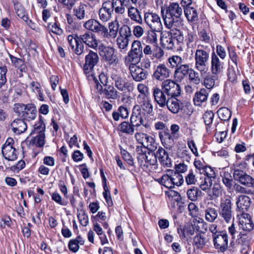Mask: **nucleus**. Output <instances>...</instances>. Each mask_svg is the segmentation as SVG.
<instances>
[{"label":"nucleus","instance_id":"nucleus-40","mask_svg":"<svg viewBox=\"0 0 254 254\" xmlns=\"http://www.w3.org/2000/svg\"><path fill=\"white\" fill-rule=\"evenodd\" d=\"M218 211L213 207H207L205 210V219L209 222H213L218 217Z\"/></svg>","mask_w":254,"mask_h":254},{"label":"nucleus","instance_id":"nucleus-36","mask_svg":"<svg viewBox=\"0 0 254 254\" xmlns=\"http://www.w3.org/2000/svg\"><path fill=\"white\" fill-rule=\"evenodd\" d=\"M134 124H131L128 122L124 121L120 124L119 130L123 133L132 135L134 132Z\"/></svg>","mask_w":254,"mask_h":254},{"label":"nucleus","instance_id":"nucleus-27","mask_svg":"<svg viewBox=\"0 0 254 254\" xmlns=\"http://www.w3.org/2000/svg\"><path fill=\"white\" fill-rule=\"evenodd\" d=\"M142 55L129 51L127 55L125 57V62L126 65H136L141 60Z\"/></svg>","mask_w":254,"mask_h":254},{"label":"nucleus","instance_id":"nucleus-6","mask_svg":"<svg viewBox=\"0 0 254 254\" xmlns=\"http://www.w3.org/2000/svg\"><path fill=\"white\" fill-rule=\"evenodd\" d=\"M144 19L150 28L148 34L149 43H156L157 36L156 32L159 31V16L155 13L147 12L144 15Z\"/></svg>","mask_w":254,"mask_h":254},{"label":"nucleus","instance_id":"nucleus-38","mask_svg":"<svg viewBox=\"0 0 254 254\" xmlns=\"http://www.w3.org/2000/svg\"><path fill=\"white\" fill-rule=\"evenodd\" d=\"M30 88L32 92L37 94L39 100L44 101V95L41 90V86L38 82L32 81L30 84Z\"/></svg>","mask_w":254,"mask_h":254},{"label":"nucleus","instance_id":"nucleus-11","mask_svg":"<svg viewBox=\"0 0 254 254\" xmlns=\"http://www.w3.org/2000/svg\"><path fill=\"white\" fill-rule=\"evenodd\" d=\"M111 78L113 81L115 87L120 91L129 90L130 84L123 74L120 71L114 69L111 74Z\"/></svg>","mask_w":254,"mask_h":254},{"label":"nucleus","instance_id":"nucleus-44","mask_svg":"<svg viewBox=\"0 0 254 254\" xmlns=\"http://www.w3.org/2000/svg\"><path fill=\"white\" fill-rule=\"evenodd\" d=\"M222 178V182L227 188L228 189H230L233 186V179L231 173L228 171H224L221 175Z\"/></svg>","mask_w":254,"mask_h":254},{"label":"nucleus","instance_id":"nucleus-57","mask_svg":"<svg viewBox=\"0 0 254 254\" xmlns=\"http://www.w3.org/2000/svg\"><path fill=\"white\" fill-rule=\"evenodd\" d=\"M189 78L191 82L195 84H198L200 82V78L199 76V74L194 69L190 68L189 71Z\"/></svg>","mask_w":254,"mask_h":254},{"label":"nucleus","instance_id":"nucleus-18","mask_svg":"<svg viewBox=\"0 0 254 254\" xmlns=\"http://www.w3.org/2000/svg\"><path fill=\"white\" fill-rule=\"evenodd\" d=\"M214 247L220 252H224L228 248V235L225 232L212 238Z\"/></svg>","mask_w":254,"mask_h":254},{"label":"nucleus","instance_id":"nucleus-53","mask_svg":"<svg viewBox=\"0 0 254 254\" xmlns=\"http://www.w3.org/2000/svg\"><path fill=\"white\" fill-rule=\"evenodd\" d=\"M38 134L32 139L33 143L37 147H42L45 144V133H37Z\"/></svg>","mask_w":254,"mask_h":254},{"label":"nucleus","instance_id":"nucleus-20","mask_svg":"<svg viewBox=\"0 0 254 254\" xmlns=\"http://www.w3.org/2000/svg\"><path fill=\"white\" fill-rule=\"evenodd\" d=\"M77 37L80 42L84 43L91 48L96 49L98 46V40L92 33L87 31Z\"/></svg>","mask_w":254,"mask_h":254},{"label":"nucleus","instance_id":"nucleus-46","mask_svg":"<svg viewBox=\"0 0 254 254\" xmlns=\"http://www.w3.org/2000/svg\"><path fill=\"white\" fill-rule=\"evenodd\" d=\"M111 6V8L113 9V11L114 10L118 14H122L125 11V8L122 4L120 0H112Z\"/></svg>","mask_w":254,"mask_h":254},{"label":"nucleus","instance_id":"nucleus-4","mask_svg":"<svg viewBox=\"0 0 254 254\" xmlns=\"http://www.w3.org/2000/svg\"><path fill=\"white\" fill-rule=\"evenodd\" d=\"M161 95L160 97V106H165L167 98L178 96L181 93V88L179 84L173 81L167 79L162 83Z\"/></svg>","mask_w":254,"mask_h":254},{"label":"nucleus","instance_id":"nucleus-48","mask_svg":"<svg viewBox=\"0 0 254 254\" xmlns=\"http://www.w3.org/2000/svg\"><path fill=\"white\" fill-rule=\"evenodd\" d=\"M217 114L219 118L223 121L229 120L231 116L230 110L226 107L220 108L217 111Z\"/></svg>","mask_w":254,"mask_h":254},{"label":"nucleus","instance_id":"nucleus-55","mask_svg":"<svg viewBox=\"0 0 254 254\" xmlns=\"http://www.w3.org/2000/svg\"><path fill=\"white\" fill-rule=\"evenodd\" d=\"M168 61L172 67H176L177 68L180 65L182 64L184 60L182 57L177 55H175L168 58Z\"/></svg>","mask_w":254,"mask_h":254},{"label":"nucleus","instance_id":"nucleus-15","mask_svg":"<svg viewBox=\"0 0 254 254\" xmlns=\"http://www.w3.org/2000/svg\"><path fill=\"white\" fill-rule=\"evenodd\" d=\"M135 138L138 143L144 146H147L148 150H156L157 149V143L152 137L145 133L136 132L135 134Z\"/></svg>","mask_w":254,"mask_h":254},{"label":"nucleus","instance_id":"nucleus-29","mask_svg":"<svg viewBox=\"0 0 254 254\" xmlns=\"http://www.w3.org/2000/svg\"><path fill=\"white\" fill-rule=\"evenodd\" d=\"M166 105L168 110L174 114H177L180 109V105L179 101L175 98L168 97L166 100Z\"/></svg>","mask_w":254,"mask_h":254},{"label":"nucleus","instance_id":"nucleus-17","mask_svg":"<svg viewBox=\"0 0 254 254\" xmlns=\"http://www.w3.org/2000/svg\"><path fill=\"white\" fill-rule=\"evenodd\" d=\"M83 26L87 30L101 35L106 33V27L98 21L94 19H90L86 21L84 23Z\"/></svg>","mask_w":254,"mask_h":254},{"label":"nucleus","instance_id":"nucleus-63","mask_svg":"<svg viewBox=\"0 0 254 254\" xmlns=\"http://www.w3.org/2000/svg\"><path fill=\"white\" fill-rule=\"evenodd\" d=\"M214 114L211 111H206L203 115L204 122L206 125H210L213 119Z\"/></svg>","mask_w":254,"mask_h":254},{"label":"nucleus","instance_id":"nucleus-21","mask_svg":"<svg viewBox=\"0 0 254 254\" xmlns=\"http://www.w3.org/2000/svg\"><path fill=\"white\" fill-rule=\"evenodd\" d=\"M138 106L140 107L141 110L145 112V114H151L153 111L152 105L146 96L138 95L137 97Z\"/></svg>","mask_w":254,"mask_h":254},{"label":"nucleus","instance_id":"nucleus-8","mask_svg":"<svg viewBox=\"0 0 254 254\" xmlns=\"http://www.w3.org/2000/svg\"><path fill=\"white\" fill-rule=\"evenodd\" d=\"M237 217L239 219L240 228L242 230L239 236L240 239H242L247 235V232H250L253 230L254 224L251 216L248 213H238Z\"/></svg>","mask_w":254,"mask_h":254},{"label":"nucleus","instance_id":"nucleus-16","mask_svg":"<svg viewBox=\"0 0 254 254\" xmlns=\"http://www.w3.org/2000/svg\"><path fill=\"white\" fill-rule=\"evenodd\" d=\"M235 180L241 184L250 188H254V179L244 171L236 169L233 173Z\"/></svg>","mask_w":254,"mask_h":254},{"label":"nucleus","instance_id":"nucleus-64","mask_svg":"<svg viewBox=\"0 0 254 254\" xmlns=\"http://www.w3.org/2000/svg\"><path fill=\"white\" fill-rule=\"evenodd\" d=\"M121 154L124 160L129 165L132 166L134 164L133 160L131 155L126 150H121Z\"/></svg>","mask_w":254,"mask_h":254},{"label":"nucleus","instance_id":"nucleus-45","mask_svg":"<svg viewBox=\"0 0 254 254\" xmlns=\"http://www.w3.org/2000/svg\"><path fill=\"white\" fill-rule=\"evenodd\" d=\"M147 155L145 157L144 161L148 162L150 165H156L157 162V155L159 153V150L154 152L155 150H149Z\"/></svg>","mask_w":254,"mask_h":254},{"label":"nucleus","instance_id":"nucleus-9","mask_svg":"<svg viewBox=\"0 0 254 254\" xmlns=\"http://www.w3.org/2000/svg\"><path fill=\"white\" fill-rule=\"evenodd\" d=\"M151 44L153 45V47L152 48L150 46L147 45L143 49V52L146 55H150V58L152 61V64L155 69L153 76L158 80L159 79V65H158V62L159 60V50L157 41L156 43Z\"/></svg>","mask_w":254,"mask_h":254},{"label":"nucleus","instance_id":"nucleus-19","mask_svg":"<svg viewBox=\"0 0 254 254\" xmlns=\"http://www.w3.org/2000/svg\"><path fill=\"white\" fill-rule=\"evenodd\" d=\"M251 204V198L246 195H239L236 200L237 214L244 213L248 210Z\"/></svg>","mask_w":254,"mask_h":254},{"label":"nucleus","instance_id":"nucleus-62","mask_svg":"<svg viewBox=\"0 0 254 254\" xmlns=\"http://www.w3.org/2000/svg\"><path fill=\"white\" fill-rule=\"evenodd\" d=\"M170 73V69L165 64H160V80L168 77Z\"/></svg>","mask_w":254,"mask_h":254},{"label":"nucleus","instance_id":"nucleus-39","mask_svg":"<svg viewBox=\"0 0 254 254\" xmlns=\"http://www.w3.org/2000/svg\"><path fill=\"white\" fill-rule=\"evenodd\" d=\"M185 14L190 21H195L198 19L196 10L193 7L188 6L184 9Z\"/></svg>","mask_w":254,"mask_h":254},{"label":"nucleus","instance_id":"nucleus-60","mask_svg":"<svg viewBox=\"0 0 254 254\" xmlns=\"http://www.w3.org/2000/svg\"><path fill=\"white\" fill-rule=\"evenodd\" d=\"M130 51L142 55V47L139 41H134L131 45V49Z\"/></svg>","mask_w":254,"mask_h":254},{"label":"nucleus","instance_id":"nucleus-2","mask_svg":"<svg viewBox=\"0 0 254 254\" xmlns=\"http://www.w3.org/2000/svg\"><path fill=\"white\" fill-rule=\"evenodd\" d=\"M209 50L207 47L198 45L194 53L195 68L201 75L207 73L208 70Z\"/></svg>","mask_w":254,"mask_h":254},{"label":"nucleus","instance_id":"nucleus-35","mask_svg":"<svg viewBox=\"0 0 254 254\" xmlns=\"http://www.w3.org/2000/svg\"><path fill=\"white\" fill-rule=\"evenodd\" d=\"M208 242L209 240L201 234H197L193 238V244L197 249L202 250Z\"/></svg>","mask_w":254,"mask_h":254},{"label":"nucleus","instance_id":"nucleus-37","mask_svg":"<svg viewBox=\"0 0 254 254\" xmlns=\"http://www.w3.org/2000/svg\"><path fill=\"white\" fill-rule=\"evenodd\" d=\"M46 129L43 118L39 116V120L33 125L31 134L45 133Z\"/></svg>","mask_w":254,"mask_h":254},{"label":"nucleus","instance_id":"nucleus-32","mask_svg":"<svg viewBox=\"0 0 254 254\" xmlns=\"http://www.w3.org/2000/svg\"><path fill=\"white\" fill-rule=\"evenodd\" d=\"M84 240L80 236L77 237L75 239L70 240L68 244L69 250L73 253L77 252L80 245H83Z\"/></svg>","mask_w":254,"mask_h":254},{"label":"nucleus","instance_id":"nucleus-31","mask_svg":"<svg viewBox=\"0 0 254 254\" xmlns=\"http://www.w3.org/2000/svg\"><path fill=\"white\" fill-rule=\"evenodd\" d=\"M162 47L167 50H172L174 47V43L172 36L168 33L162 34L160 39Z\"/></svg>","mask_w":254,"mask_h":254},{"label":"nucleus","instance_id":"nucleus-49","mask_svg":"<svg viewBox=\"0 0 254 254\" xmlns=\"http://www.w3.org/2000/svg\"><path fill=\"white\" fill-rule=\"evenodd\" d=\"M128 39L126 37L119 36L116 40L118 48L121 51L123 50L126 51L128 45Z\"/></svg>","mask_w":254,"mask_h":254},{"label":"nucleus","instance_id":"nucleus-43","mask_svg":"<svg viewBox=\"0 0 254 254\" xmlns=\"http://www.w3.org/2000/svg\"><path fill=\"white\" fill-rule=\"evenodd\" d=\"M109 32L106 28V33L105 34H102V35L105 38L111 37L115 38L117 36L118 32V25L114 23L111 22L109 25Z\"/></svg>","mask_w":254,"mask_h":254},{"label":"nucleus","instance_id":"nucleus-51","mask_svg":"<svg viewBox=\"0 0 254 254\" xmlns=\"http://www.w3.org/2000/svg\"><path fill=\"white\" fill-rule=\"evenodd\" d=\"M15 10L17 15L23 21L27 22L28 20V17L26 14V12L24 7L19 4H15L14 5Z\"/></svg>","mask_w":254,"mask_h":254},{"label":"nucleus","instance_id":"nucleus-25","mask_svg":"<svg viewBox=\"0 0 254 254\" xmlns=\"http://www.w3.org/2000/svg\"><path fill=\"white\" fill-rule=\"evenodd\" d=\"M211 69L213 75L219 74L223 69V63L215 54H212L211 56Z\"/></svg>","mask_w":254,"mask_h":254},{"label":"nucleus","instance_id":"nucleus-41","mask_svg":"<svg viewBox=\"0 0 254 254\" xmlns=\"http://www.w3.org/2000/svg\"><path fill=\"white\" fill-rule=\"evenodd\" d=\"M160 163L164 167H169L171 165V160L169 157L167 151L163 148L160 147Z\"/></svg>","mask_w":254,"mask_h":254},{"label":"nucleus","instance_id":"nucleus-3","mask_svg":"<svg viewBox=\"0 0 254 254\" xmlns=\"http://www.w3.org/2000/svg\"><path fill=\"white\" fill-rule=\"evenodd\" d=\"M161 14L164 24L168 28H171L175 23V20L181 18L183 14V9L177 2H172L166 9V14H164V9L161 7Z\"/></svg>","mask_w":254,"mask_h":254},{"label":"nucleus","instance_id":"nucleus-22","mask_svg":"<svg viewBox=\"0 0 254 254\" xmlns=\"http://www.w3.org/2000/svg\"><path fill=\"white\" fill-rule=\"evenodd\" d=\"M129 69L131 76L134 80L140 81L146 78V72L142 68L136 65H130Z\"/></svg>","mask_w":254,"mask_h":254},{"label":"nucleus","instance_id":"nucleus-10","mask_svg":"<svg viewBox=\"0 0 254 254\" xmlns=\"http://www.w3.org/2000/svg\"><path fill=\"white\" fill-rule=\"evenodd\" d=\"M2 154L4 158L13 161L17 159L18 150L14 146V141L12 138H8L2 147Z\"/></svg>","mask_w":254,"mask_h":254},{"label":"nucleus","instance_id":"nucleus-33","mask_svg":"<svg viewBox=\"0 0 254 254\" xmlns=\"http://www.w3.org/2000/svg\"><path fill=\"white\" fill-rule=\"evenodd\" d=\"M88 6L84 3H80L73 9V14L79 20L84 19L86 16V11Z\"/></svg>","mask_w":254,"mask_h":254},{"label":"nucleus","instance_id":"nucleus-56","mask_svg":"<svg viewBox=\"0 0 254 254\" xmlns=\"http://www.w3.org/2000/svg\"><path fill=\"white\" fill-rule=\"evenodd\" d=\"M217 75H207L204 79V85L208 89L212 88L215 85V80Z\"/></svg>","mask_w":254,"mask_h":254},{"label":"nucleus","instance_id":"nucleus-7","mask_svg":"<svg viewBox=\"0 0 254 254\" xmlns=\"http://www.w3.org/2000/svg\"><path fill=\"white\" fill-rule=\"evenodd\" d=\"M219 210V214L221 218L226 223H230L233 218L232 201L230 195L221 198Z\"/></svg>","mask_w":254,"mask_h":254},{"label":"nucleus","instance_id":"nucleus-50","mask_svg":"<svg viewBox=\"0 0 254 254\" xmlns=\"http://www.w3.org/2000/svg\"><path fill=\"white\" fill-rule=\"evenodd\" d=\"M172 182L173 184V187L175 185L180 186L183 184L184 179L183 176L178 172H173L171 173Z\"/></svg>","mask_w":254,"mask_h":254},{"label":"nucleus","instance_id":"nucleus-58","mask_svg":"<svg viewBox=\"0 0 254 254\" xmlns=\"http://www.w3.org/2000/svg\"><path fill=\"white\" fill-rule=\"evenodd\" d=\"M200 193L201 191L199 190L194 187L189 190L187 191L188 197L190 200L192 201L196 200L197 199L198 196Z\"/></svg>","mask_w":254,"mask_h":254},{"label":"nucleus","instance_id":"nucleus-24","mask_svg":"<svg viewBox=\"0 0 254 254\" xmlns=\"http://www.w3.org/2000/svg\"><path fill=\"white\" fill-rule=\"evenodd\" d=\"M11 127L13 132L17 134L24 132L27 129V125L23 119L14 120L11 124Z\"/></svg>","mask_w":254,"mask_h":254},{"label":"nucleus","instance_id":"nucleus-54","mask_svg":"<svg viewBox=\"0 0 254 254\" xmlns=\"http://www.w3.org/2000/svg\"><path fill=\"white\" fill-rule=\"evenodd\" d=\"M77 216L78 220L82 226L85 227L88 225L89 223L88 217L84 210H78Z\"/></svg>","mask_w":254,"mask_h":254},{"label":"nucleus","instance_id":"nucleus-34","mask_svg":"<svg viewBox=\"0 0 254 254\" xmlns=\"http://www.w3.org/2000/svg\"><path fill=\"white\" fill-rule=\"evenodd\" d=\"M119 92L112 85L107 86L103 90V95L107 99H116L119 96Z\"/></svg>","mask_w":254,"mask_h":254},{"label":"nucleus","instance_id":"nucleus-47","mask_svg":"<svg viewBox=\"0 0 254 254\" xmlns=\"http://www.w3.org/2000/svg\"><path fill=\"white\" fill-rule=\"evenodd\" d=\"M148 148L147 146L144 145L137 146L136 148V151L137 154V159L139 162L142 163L144 162L145 157L146 156V152Z\"/></svg>","mask_w":254,"mask_h":254},{"label":"nucleus","instance_id":"nucleus-61","mask_svg":"<svg viewBox=\"0 0 254 254\" xmlns=\"http://www.w3.org/2000/svg\"><path fill=\"white\" fill-rule=\"evenodd\" d=\"M10 58L12 63L14 64L15 66L20 68V70L24 69L25 65L24 62L21 59L17 58L13 56L10 55Z\"/></svg>","mask_w":254,"mask_h":254},{"label":"nucleus","instance_id":"nucleus-28","mask_svg":"<svg viewBox=\"0 0 254 254\" xmlns=\"http://www.w3.org/2000/svg\"><path fill=\"white\" fill-rule=\"evenodd\" d=\"M209 92L204 88L201 89L196 92L193 98V102L196 106H200L201 104L207 101Z\"/></svg>","mask_w":254,"mask_h":254},{"label":"nucleus","instance_id":"nucleus-30","mask_svg":"<svg viewBox=\"0 0 254 254\" xmlns=\"http://www.w3.org/2000/svg\"><path fill=\"white\" fill-rule=\"evenodd\" d=\"M128 115L129 111L125 106H120L117 111H114L112 113V117L115 121H119L120 117L126 119L128 118Z\"/></svg>","mask_w":254,"mask_h":254},{"label":"nucleus","instance_id":"nucleus-26","mask_svg":"<svg viewBox=\"0 0 254 254\" xmlns=\"http://www.w3.org/2000/svg\"><path fill=\"white\" fill-rule=\"evenodd\" d=\"M190 68L189 64H181L178 66L175 71L174 76L178 80L181 81L189 73Z\"/></svg>","mask_w":254,"mask_h":254},{"label":"nucleus","instance_id":"nucleus-52","mask_svg":"<svg viewBox=\"0 0 254 254\" xmlns=\"http://www.w3.org/2000/svg\"><path fill=\"white\" fill-rule=\"evenodd\" d=\"M47 28L50 32H53L57 35H62L63 30L60 27L59 24L56 22H51L48 24Z\"/></svg>","mask_w":254,"mask_h":254},{"label":"nucleus","instance_id":"nucleus-14","mask_svg":"<svg viewBox=\"0 0 254 254\" xmlns=\"http://www.w3.org/2000/svg\"><path fill=\"white\" fill-rule=\"evenodd\" d=\"M145 119V112L141 110L140 106H138V105H135L132 108L130 121L131 124H134V126L136 128V130L141 125L145 127H146V125L144 124V120Z\"/></svg>","mask_w":254,"mask_h":254},{"label":"nucleus","instance_id":"nucleus-59","mask_svg":"<svg viewBox=\"0 0 254 254\" xmlns=\"http://www.w3.org/2000/svg\"><path fill=\"white\" fill-rule=\"evenodd\" d=\"M202 180L200 183L199 187L203 190L209 189L212 186V180L209 177L200 178Z\"/></svg>","mask_w":254,"mask_h":254},{"label":"nucleus","instance_id":"nucleus-12","mask_svg":"<svg viewBox=\"0 0 254 254\" xmlns=\"http://www.w3.org/2000/svg\"><path fill=\"white\" fill-rule=\"evenodd\" d=\"M98 52L103 59L108 62L110 64L116 65L119 60L114 55V49L109 46H106L103 44L98 45Z\"/></svg>","mask_w":254,"mask_h":254},{"label":"nucleus","instance_id":"nucleus-13","mask_svg":"<svg viewBox=\"0 0 254 254\" xmlns=\"http://www.w3.org/2000/svg\"><path fill=\"white\" fill-rule=\"evenodd\" d=\"M99 60L97 53L89 50L88 54L85 57V64L83 65V70L86 75H92L93 68L98 63Z\"/></svg>","mask_w":254,"mask_h":254},{"label":"nucleus","instance_id":"nucleus-5","mask_svg":"<svg viewBox=\"0 0 254 254\" xmlns=\"http://www.w3.org/2000/svg\"><path fill=\"white\" fill-rule=\"evenodd\" d=\"M13 110L18 116L22 118L24 121L29 122L34 120L37 116L36 107L32 104L27 105L15 104Z\"/></svg>","mask_w":254,"mask_h":254},{"label":"nucleus","instance_id":"nucleus-42","mask_svg":"<svg viewBox=\"0 0 254 254\" xmlns=\"http://www.w3.org/2000/svg\"><path fill=\"white\" fill-rule=\"evenodd\" d=\"M128 15L129 18L133 21H136L138 23H141L142 19L138 10L134 7H129L128 9Z\"/></svg>","mask_w":254,"mask_h":254},{"label":"nucleus","instance_id":"nucleus-23","mask_svg":"<svg viewBox=\"0 0 254 254\" xmlns=\"http://www.w3.org/2000/svg\"><path fill=\"white\" fill-rule=\"evenodd\" d=\"M109 2H105L103 3L102 7L99 10V16L100 20L106 22L110 19L113 13V9L108 7Z\"/></svg>","mask_w":254,"mask_h":254},{"label":"nucleus","instance_id":"nucleus-1","mask_svg":"<svg viewBox=\"0 0 254 254\" xmlns=\"http://www.w3.org/2000/svg\"><path fill=\"white\" fill-rule=\"evenodd\" d=\"M167 174L163 175L160 180V184H161L164 187L168 189L165 190V195L170 201L171 206L175 208V202L177 205L180 207L183 202L182 201V197L180 194L176 191L172 190L171 189L173 188V184L172 182L171 173L172 170H167Z\"/></svg>","mask_w":254,"mask_h":254}]
</instances>
